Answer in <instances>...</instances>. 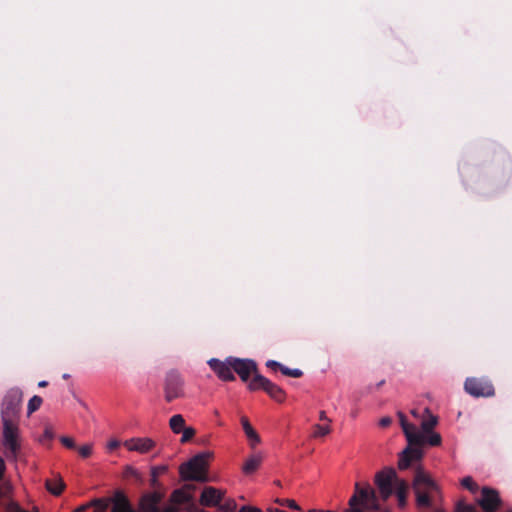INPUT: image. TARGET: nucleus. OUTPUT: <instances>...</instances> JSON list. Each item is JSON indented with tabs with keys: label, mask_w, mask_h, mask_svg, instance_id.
Returning <instances> with one entry per match:
<instances>
[{
	"label": "nucleus",
	"mask_w": 512,
	"mask_h": 512,
	"mask_svg": "<svg viewBox=\"0 0 512 512\" xmlns=\"http://www.w3.org/2000/svg\"><path fill=\"white\" fill-rule=\"evenodd\" d=\"M209 452L199 453L188 462L182 464L179 469L180 476L185 481H207V459Z\"/></svg>",
	"instance_id": "1"
},
{
	"label": "nucleus",
	"mask_w": 512,
	"mask_h": 512,
	"mask_svg": "<svg viewBox=\"0 0 512 512\" xmlns=\"http://www.w3.org/2000/svg\"><path fill=\"white\" fill-rule=\"evenodd\" d=\"M413 489L416 495L417 506L430 507L431 499L429 492L437 491L438 486L421 467H418L415 472Z\"/></svg>",
	"instance_id": "2"
},
{
	"label": "nucleus",
	"mask_w": 512,
	"mask_h": 512,
	"mask_svg": "<svg viewBox=\"0 0 512 512\" xmlns=\"http://www.w3.org/2000/svg\"><path fill=\"white\" fill-rule=\"evenodd\" d=\"M370 510L378 509V500L375 491L366 483L361 487L359 483L355 485V493L349 500L350 509L346 512H363L358 505Z\"/></svg>",
	"instance_id": "3"
},
{
	"label": "nucleus",
	"mask_w": 512,
	"mask_h": 512,
	"mask_svg": "<svg viewBox=\"0 0 512 512\" xmlns=\"http://www.w3.org/2000/svg\"><path fill=\"white\" fill-rule=\"evenodd\" d=\"M3 431L1 443L5 448V456L16 460L20 451V431L18 421H2Z\"/></svg>",
	"instance_id": "4"
},
{
	"label": "nucleus",
	"mask_w": 512,
	"mask_h": 512,
	"mask_svg": "<svg viewBox=\"0 0 512 512\" xmlns=\"http://www.w3.org/2000/svg\"><path fill=\"white\" fill-rule=\"evenodd\" d=\"M22 403V391L19 388H11L5 394L1 407L2 421H18Z\"/></svg>",
	"instance_id": "5"
},
{
	"label": "nucleus",
	"mask_w": 512,
	"mask_h": 512,
	"mask_svg": "<svg viewBox=\"0 0 512 512\" xmlns=\"http://www.w3.org/2000/svg\"><path fill=\"white\" fill-rule=\"evenodd\" d=\"M247 387L251 392L263 390L269 395V397L280 403L286 398V393L280 386L261 374H255V376L249 381Z\"/></svg>",
	"instance_id": "6"
},
{
	"label": "nucleus",
	"mask_w": 512,
	"mask_h": 512,
	"mask_svg": "<svg viewBox=\"0 0 512 512\" xmlns=\"http://www.w3.org/2000/svg\"><path fill=\"white\" fill-rule=\"evenodd\" d=\"M465 391L476 398L491 397L495 394V389L492 382L484 377H469L464 383Z\"/></svg>",
	"instance_id": "7"
},
{
	"label": "nucleus",
	"mask_w": 512,
	"mask_h": 512,
	"mask_svg": "<svg viewBox=\"0 0 512 512\" xmlns=\"http://www.w3.org/2000/svg\"><path fill=\"white\" fill-rule=\"evenodd\" d=\"M164 396L165 400L169 403L184 396V381L181 375L174 370L166 374Z\"/></svg>",
	"instance_id": "8"
},
{
	"label": "nucleus",
	"mask_w": 512,
	"mask_h": 512,
	"mask_svg": "<svg viewBox=\"0 0 512 512\" xmlns=\"http://www.w3.org/2000/svg\"><path fill=\"white\" fill-rule=\"evenodd\" d=\"M188 504L190 507L186 509L187 512H193L195 507L193 503V494L185 491L184 489L174 490L169 498V504L163 506V512H179L180 506Z\"/></svg>",
	"instance_id": "9"
},
{
	"label": "nucleus",
	"mask_w": 512,
	"mask_h": 512,
	"mask_svg": "<svg viewBox=\"0 0 512 512\" xmlns=\"http://www.w3.org/2000/svg\"><path fill=\"white\" fill-rule=\"evenodd\" d=\"M476 502L484 512H496L502 504L499 492L487 486L481 489V495Z\"/></svg>",
	"instance_id": "10"
},
{
	"label": "nucleus",
	"mask_w": 512,
	"mask_h": 512,
	"mask_svg": "<svg viewBox=\"0 0 512 512\" xmlns=\"http://www.w3.org/2000/svg\"><path fill=\"white\" fill-rule=\"evenodd\" d=\"M399 480L393 468L385 469L376 474L375 482L379 492L384 500L389 498L393 493V484Z\"/></svg>",
	"instance_id": "11"
},
{
	"label": "nucleus",
	"mask_w": 512,
	"mask_h": 512,
	"mask_svg": "<svg viewBox=\"0 0 512 512\" xmlns=\"http://www.w3.org/2000/svg\"><path fill=\"white\" fill-rule=\"evenodd\" d=\"M164 496V492L160 490L144 493L139 500V511L163 512V507L161 508L160 504L163 501Z\"/></svg>",
	"instance_id": "12"
},
{
	"label": "nucleus",
	"mask_w": 512,
	"mask_h": 512,
	"mask_svg": "<svg viewBox=\"0 0 512 512\" xmlns=\"http://www.w3.org/2000/svg\"><path fill=\"white\" fill-rule=\"evenodd\" d=\"M233 360L234 357H227L223 361L217 358H212L208 361V365L221 380L234 381L235 376L233 374Z\"/></svg>",
	"instance_id": "13"
},
{
	"label": "nucleus",
	"mask_w": 512,
	"mask_h": 512,
	"mask_svg": "<svg viewBox=\"0 0 512 512\" xmlns=\"http://www.w3.org/2000/svg\"><path fill=\"white\" fill-rule=\"evenodd\" d=\"M424 444H410L400 453L398 468L400 470L407 469L412 462L419 461L423 457L422 446Z\"/></svg>",
	"instance_id": "14"
},
{
	"label": "nucleus",
	"mask_w": 512,
	"mask_h": 512,
	"mask_svg": "<svg viewBox=\"0 0 512 512\" xmlns=\"http://www.w3.org/2000/svg\"><path fill=\"white\" fill-rule=\"evenodd\" d=\"M233 371L237 373L243 382H247L251 375L253 377L258 373L257 364L251 359H241L234 357Z\"/></svg>",
	"instance_id": "15"
},
{
	"label": "nucleus",
	"mask_w": 512,
	"mask_h": 512,
	"mask_svg": "<svg viewBox=\"0 0 512 512\" xmlns=\"http://www.w3.org/2000/svg\"><path fill=\"white\" fill-rule=\"evenodd\" d=\"M400 425L410 444H424V435L416 428L415 425L408 423L406 416L402 413H398Z\"/></svg>",
	"instance_id": "16"
},
{
	"label": "nucleus",
	"mask_w": 512,
	"mask_h": 512,
	"mask_svg": "<svg viewBox=\"0 0 512 512\" xmlns=\"http://www.w3.org/2000/svg\"><path fill=\"white\" fill-rule=\"evenodd\" d=\"M223 497L224 492L214 487L208 486L204 488L200 496V504L206 507L217 506L220 505Z\"/></svg>",
	"instance_id": "17"
},
{
	"label": "nucleus",
	"mask_w": 512,
	"mask_h": 512,
	"mask_svg": "<svg viewBox=\"0 0 512 512\" xmlns=\"http://www.w3.org/2000/svg\"><path fill=\"white\" fill-rule=\"evenodd\" d=\"M124 446L129 451L147 453L155 446V442L150 438H131L124 442Z\"/></svg>",
	"instance_id": "18"
},
{
	"label": "nucleus",
	"mask_w": 512,
	"mask_h": 512,
	"mask_svg": "<svg viewBox=\"0 0 512 512\" xmlns=\"http://www.w3.org/2000/svg\"><path fill=\"white\" fill-rule=\"evenodd\" d=\"M110 500L112 505L110 512H134L132 505L122 491H116Z\"/></svg>",
	"instance_id": "19"
},
{
	"label": "nucleus",
	"mask_w": 512,
	"mask_h": 512,
	"mask_svg": "<svg viewBox=\"0 0 512 512\" xmlns=\"http://www.w3.org/2000/svg\"><path fill=\"white\" fill-rule=\"evenodd\" d=\"M265 365L267 368L271 369L274 372H276L278 370L281 371V373L285 376H289V377H293V378H300L303 375L302 370H300L298 368H295V369L288 368L275 360H268Z\"/></svg>",
	"instance_id": "20"
},
{
	"label": "nucleus",
	"mask_w": 512,
	"mask_h": 512,
	"mask_svg": "<svg viewBox=\"0 0 512 512\" xmlns=\"http://www.w3.org/2000/svg\"><path fill=\"white\" fill-rule=\"evenodd\" d=\"M241 424H242L243 430L246 434V437L249 440L250 446L252 448H254L257 444L260 443L259 435L254 430V428L251 426L249 420L245 416H243L241 418Z\"/></svg>",
	"instance_id": "21"
},
{
	"label": "nucleus",
	"mask_w": 512,
	"mask_h": 512,
	"mask_svg": "<svg viewBox=\"0 0 512 512\" xmlns=\"http://www.w3.org/2000/svg\"><path fill=\"white\" fill-rule=\"evenodd\" d=\"M261 462L262 456L260 454L252 455L245 461L242 470L247 475L252 474L260 467Z\"/></svg>",
	"instance_id": "22"
},
{
	"label": "nucleus",
	"mask_w": 512,
	"mask_h": 512,
	"mask_svg": "<svg viewBox=\"0 0 512 512\" xmlns=\"http://www.w3.org/2000/svg\"><path fill=\"white\" fill-rule=\"evenodd\" d=\"M424 412L428 415L427 419H424L421 423V430L420 431L423 435L424 434H430L431 431H433L434 427L438 423V419L436 416L432 415L428 408L424 410Z\"/></svg>",
	"instance_id": "23"
},
{
	"label": "nucleus",
	"mask_w": 512,
	"mask_h": 512,
	"mask_svg": "<svg viewBox=\"0 0 512 512\" xmlns=\"http://www.w3.org/2000/svg\"><path fill=\"white\" fill-rule=\"evenodd\" d=\"M46 488L51 494L59 496L64 490L65 484L62 479H49L46 480Z\"/></svg>",
	"instance_id": "24"
},
{
	"label": "nucleus",
	"mask_w": 512,
	"mask_h": 512,
	"mask_svg": "<svg viewBox=\"0 0 512 512\" xmlns=\"http://www.w3.org/2000/svg\"><path fill=\"white\" fill-rule=\"evenodd\" d=\"M169 426L173 433L180 434L186 427L184 417L181 414L173 415L169 420Z\"/></svg>",
	"instance_id": "25"
},
{
	"label": "nucleus",
	"mask_w": 512,
	"mask_h": 512,
	"mask_svg": "<svg viewBox=\"0 0 512 512\" xmlns=\"http://www.w3.org/2000/svg\"><path fill=\"white\" fill-rule=\"evenodd\" d=\"M110 505V497L95 498L91 500V508H93V512H106Z\"/></svg>",
	"instance_id": "26"
},
{
	"label": "nucleus",
	"mask_w": 512,
	"mask_h": 512,
	"mask_svg": "<svg viewBox=\"0 0 512 512\" xmlns=\"http://www.w3.org/2000/svg\"><path fill=\"white\" fill-rule=\"evenodd\" d=\"M396 495L398 497L399 505L404 506L406 503V495H407V483L404 480H397L395 484Z\"/></svg>",
	"instance_id": "27"
},
{
	"label": "nucleus",
	"mask_w": 512,
	"mask_h": 512,
	"mask_svg": "<svg viewBox=\"0 0 512 512\" xmlns=\"http://www.w3.org/2000/svg\"><path fill=\"white\" fill-rule=\"evenodd\" d=\"M442 442L441 435L439 433L431 431L430 434H424V444L430 446H439Z\"/></svg>",
	"instance_id": "28"
},
{
	"label": "nucleus",
	"mask_w": 512,
	"mask_h": 512,
	"mask_svg": "<svg viewBox=\"0 0 512 512\" xmlns=\"http://www.w3.org/2000/svg\"><path fill=\"white\" fill-rule=\"evenodd\" d=\"M461 485L473 494L479 490L478 484L470 476L464 477L461 480Z\"/></svg>",
	"instance_id": "29"
},
{
	"label": "nucleus",
	"mask_w": 512,
	"mask_h": 512,
	"mask_svg": "<svg viewBox=\"0 0 512 512\" xmlns=\"http://www.w3.org/2000/svg\"><path fill=\"white\" fill-rule=\"evenodd\" d=\"M43 400L40 396L38 395H34L28 402V407H27V410H28V414H32L34 413L35 411H37L41 404H42Z\"/></svg>",
	"instance_id": "30"
},
{
	"label": "nucleus",
	"mask_w": 512,
	"mask_h": 512,
	"mask_svg": "<svg viewBox=\"0 0 512 512\" xmlns=\"http://www.w3.org/2000/svg\"><path fill=\"white\" fill-rule=\"evenodd\" d=\"M331 431V428L329 425H320V424H315L313 426V433H312V436L317 438V437H323L327 434H329Z\"/></svg>",
	"instance_id": "31"
},
{
	"label": "nucleus",
	"mask_w": 512,
	"mask_h": 512,
	"mask_svg": "<svg viewBox=\"0 0 512 512\" xmlns=\"http://www.w3.org/2000/svg\"><path fill=\"white\" fill-rule=\"evenodd\" d=\"M455 512H480L479 509L473 504H466L463 501H459L456 504Z\"/></svg>",
	"instance_id": "32"
},
{
	"label": "nucleus",
	"mask_w": 512,
	"mask_h": 512,
	"mask_svg": "<svg viewBox=\"0 0 512 512\" xmlns=\"http://www.w3.org/2000/svg\"><path fill=\"white\" fill-rule=\"evenodd\" d=\"M182 437L180 439L181 443H186L190 441L196 434V430L192 427H185L184 430L181 431Z\"/></svg>",
	"instance_id": "33"
},
{
	"label": "nucleus",
	"mask_w": 512,
	"mask_h": 512,
	"mask_svg": "<svg viewBox=\"0 0 512 512\" xmlns=\"http://www.w3.org/2000/svg\"><path fill=\"white\" fill-rule=\"evenodd\" d=\"M237 504L235 500L228 499L222 505H220V510L223 512H235Z\"/></svg>",
	"instance_id": "34"
},
{
	"label": "nucleus",
	"mask_w": 512,
	"mask_h": 512,
	"mask_svg": "<svg viewBox=\"0 0 512 512\" xmlns=\"http://www.w3.org/2000/svg\"><path fill=\"white\" fill-rule=\"evenodd\" d=\"M276 503L281 506H287L294 510H301L300 506L293 499H277Z\"/></svg>",
	"instance_id": "35"
},
{
	"label": "nucleus",
	"mask_w": 512,
	"mask_h": 512,
	"mask_svg": "<svg viewBox=\"0 0 512 512\" xmlns=\"http://www.w3.org/2000/svg\"><path fill=\"white\" fill-rule=\"evenodd\" d=\"M78 451H79V454L81 457L87 458L92 453V445H90V444L83 445V446L79 447Z\"/></svg>",
	"instance_id": "36"
},
{
	"label": "nucleus",
	"mask_w": 512,
	"mask_h": 512,
	"mask_svg": "<svg viewBox=\"0 0 512 512\" xmlns=\"http://www.w3.org/2000/svg\"><path fill=\"white\" fill-rule=\"evenodd\" d=\"M156 471H157V469H151L150 486L153 487L155 490H159L160 483L158 481Z\"/></svg>",
	"instance_id": "37"
},
{
	"label": "nucleus",
	"mask_w": 512,
	"mask_h": 512,
	"mask_svg": "<svg viewBox=\"0 0 512 512\" xmlns=\"http://www.w3.org/2000/svg\"><path fill=\"white\" fill-rule=\"evenodd\" d=\"M60 442L68 449H74L76 447L74 440L67 436H62Z\"/></svg>",
	"instance_id": "38"
},
{
	"label": "nucleus",
	"mask_w": 512,
	"mask_h": 512,
	"mask_svg": "<svg viewBox=\"0 0 512 512\" xmlns=\"http://www.w3.org/2000/svg\"><path fill=\"white\" fill-rule=\"evenodd\" d=\"M53 437H54V433H53L52 429L50 427H46L44 434H43V439L50 441L53 439Z\"/></svg>",
	"instance_id": "39"
},
{
	"label": "nucleus",
	"mask_w": 512,
	"mask_h": 512,
	"mask_svg": "<svg viewBox=\"0 0 512 512\" xmlns=\"http://www.w3.org/2000/svg\"><path fill=\"white\" fill-rule=\"evenodd\" d=\"M391 423H392V419L390 417H383L379 421V425L382 428H386V427L390 426Z\"/></svg>",
	"instance_id": "40"
},
{
	"label": "nucleus",
	"mask_w": 512,
	"mask_h": 512,
	"mask_svg": "<svg viewBox=\"0 0 512 512\" xmlns=\"http://www.w3.org/2000/svg\"><path fill=\"white\" fill-rule=\"evenodd\" d=\"M239 512H263L261 509L252 506H243Z\"/></svg>",
	"instance_id": "41"
},
{
	"label": "nucleus",
	"mask_w": 512,
	"mask_h": 512,
	"mask_svg": "<svg viewBox=\"0 0 512 512\" xmlns=\"http://www.w3.org/2000/svg\"><path fill=\"white\" fill-rule=\"evenodd\" d=\"M91 508V501L87 504L77 507L74 512H87Z\"/></svg>",
	"instance_id": "42"
},
{
	"label": "nucleus",
	"mask_w": 512,
	"mask_h": 512,
	"mask_svg": "<svg viewBox=\"0 0 512 512\" xmlns=\"http://www.w3.org/2000/svg\"><path fill=\"white\" fill-rule=\"evenodd\" d=\"M151 469H157L156 471V474H157V477H159L160 475L164 474L166 471H167V466H155V467H152Z\"/></svg>",
	"instance_id": "43"
},
{
	"label": "nucleus",
	"mask_w": 512,
	"mask_h": 512,
	"mask_svg": "<svg viewBox=\"0 0 512 512\" xmlns=\"http://www.w3.org/2000/svg\"><path fill=\"white\" fill-rule=\"evenodd\" d=\"M195 488H196V487H195V485H193V484H185V485H183V486L181 487V489H184L185 491H187V492H189V493H191V494H193V491L195 490Z\"/></svg>",
	"instance_id": "44"
},
{
	"label": "nucleus",
	"mask_w": 512,
	"mask_h": 512,
	"mask_svg": "<svg viewBox=\"0 0 512 512\" xmlns=\"http://www.w3.org/2000/svg\"><path fill=\"white\" fill-rule=\"evenodd\" d=\"M5 469H6L5 462H4V460L0 457V480H1V479L3 478V476H4Z\"/></svg>",
	"instance_id": "45"
},
{
	"label": "nucleus",
	"mask_w": 512,
	"mask_h": 512,
	"mask_svg": "<svg viewBox=\"0 0 512 512\" xmlns=\"http://www.w3.org/2000/svg\"><path fill=\"white\" fill-rule=\"evenodd\" d=\"M319 419L322 421H328L330 422V419L326 416L325 411H320L319 413Z\"/></svg>",
	"instance_id": "46"
},
{
	"label": "nucleus",
	"mask_w": 512,
	"mask_h": 512,
	"mask_svg": "<svg viewBox=\"0 0 512 512\" xmlns=\"http://www.w3.org/2000/svg\"><path fill=\"white\" fill-rule=\"evenodd\" d=\"M118 446H119V442L118 441H111L108 444V448L110 450H113V449L117 448Z\"/></svg>",
	"instance_id": "47"
},
{
	"label": "nucleus",
	"mask_w": 512,
	"mask_h": 512,
	"mask_svg": "<svg viewBox=\"0 0 512 512\" xmlns=\"http://www.w3.org/2000/svg\"><path fill=\"white\" fill-rule=\"evenodd\" d=\"M47 385H48V382H47V381H45V380L40 381V382L38 383V386H39V387H46Z\"/></svg>",
	"instance_id": "48"
},
{
	"label": "nucleus",
	"mask_w": 512,
	"mask_h": 512,
	"mask_svg": "<svg viewBox=\"0 0 512 512\" xmlns=\"http://www.w3.org/2000/svg\"><path fill=\"white\" fill-rule=\"evenodd\" d=\"M385 383V380H381L379 383H377L376 387L380 388Z\"/></svg>",
	"instance_id": "49"
},
{
	"label": "nucleus",
	"mask_w": 512,
	"mask_h": 512,
	"mask_svg": "<svg viewBox=\"0 0 512 512\" xmlns=\"http://www.w3.org/2000/svg\"><path fill=\"white\" fill-rule=\"evenodd\" d=\"M69 377H70V376H69V374H64V375H63V378H64V379H68Z\"/></svg>",
	"instance_id": "50"
},
{
	"label": "nucleus",
	"mask_w": 512,
	"mask_h": 512,
	"mask_svg": "<svg viewBox=\"0 0 512 512\" xmlns=\"http://www.w3.org/2000/svg\"><path fill=\"white\" fill-rule=\"evenodd\" d=\"M411 413H412V415H414V416H416V415H417L415 410H412V411H411Z\"/></svg>",
	"instance_id": "51"
},
{
	"label": "nucleus",
	"mask_w": 512,
	"mask_h": 512,
	"mask_svg": "<svg viewBox=\"0 0 512 512\" xmlns=\"http://www.w3.org/2000/svg\"><path fill=\"white\" fill-rule=\"evenodd\" d=\"M435 512H443V511H442V510H437V511H435Z\"/></svg>",
	"instance_id": "52"
}]
</instances>
